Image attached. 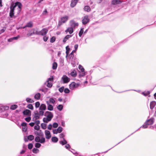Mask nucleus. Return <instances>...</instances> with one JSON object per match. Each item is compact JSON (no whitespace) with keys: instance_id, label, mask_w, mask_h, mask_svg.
Wrapping results in <instances>:
<instances>
[{"instance_id":"nucleus-51","label":"nucleus","mask_w":156,"mask_h":156,"mask_svg":"<svg viewBox=\"0 0 156 156\" xmlns=\"http://www.w3.org/2000/svg\"><path fill=\"white\" fill-rule=\"evenodd\" d=\"M41 146V145L39 143H36L35 144V147L36 148H39Z\"/></svg>"},{"instance_id":"nucleus-64","label":"nucleus","mask_w":156,"mask_h":156,"mask_svg":"<svg viewBox=\"0 0 156 156\" xmlns=\"http://www.w3.org/2000/svg\"><path fill=\"white\" fill-rule=\"evenodd\" d=\"M48 39V38L47 37H46V36H44L43 37V40L44 41L46 42L47 41Z\"/></svg>"},{"instance_id":"nucleus-36","label":"nucleus","mask_w":156,"mask_h":156,"mask_svg":"<svg viewBox=\"0 0 156 156\" xmlns=\"http://www.w3.org/2000/svg\"><path fill=\"white\" fill-rule=\"evenodd\" d=\"M148 125L147 124V123H146V122H145L144 124L141 126L140 128L142 127L144 129L147 128Z\"/></svg>"},{"instance_id":"nucleus-8","label":"nucleus","mask_w":156,"mask_h":156,"mask_svg":"<svg viewBox=\"0 0 156 156\" xmlns=\"http://www.w3.org/2000/svg\"><path fill=\"white\" fill-rule=\"evenodd\" d=\"M44 115L46 116L49 120H51L52 118L53 117V115L52 113L49 111H46Z\"/></svg>"},{"instance_id":"nucleus-39","label":"nucleus","mask_w":156,"mask_h":156,"mask_svg":"<svg viewBox=\"0 0 156 156\" xmlns=\"http://www.w3.org/2000/svg\"><path fill=\"white\" fill-rule=\"evenodd\" d=\"M83 28H81L80 29V31L79 33V36L80 37H81L82 35L83 34Z\"/></svg>"},{"instance_id":"nucleus-20","label":"nucleus","mask_w":156,"mask_h":156,"mask_svg":"<svg viewBox=\"0 0 156 156\" xmlns=\"http://www.w3.org/2000/svg\"><path fill=\"white\" fill-rule=\"evenodd\" d=\"M65 31L66 32H69V34H71L73 32V28L71 27H68Z\"/></svg>"},{"instance_id":"nucleus-14","label":"nucleus","mask_w":156,"mask_h":156,"mask_svg":"<svg viewBox=\"0 0 156 156\" xmlns=\"http://www.w3.org/2000/svg\"><path fill=\"white\" fill-rule=\"evenodd\" d=\"M23 113L24 115H27L29 116H30L31 115V111L28 109L25 110L23 112Z\"/></svg>"},{"instance_id":"nucleus-41","label":"nucleus","mask_w":156,"mask_h":156,"mask_svg":"<svg viewBox=\"0 0 156 156\" xmlns=\"http://www.w3.org/2000/svg\"><path fill=\"white\" fill-rule=\"evenodd\" d=\"M27 107L28 108L31 109V110H33V108H34L33 105L31 104H28L27 106Z\"/></svg>"},{"instance_id":"nucleus-46","label":"nucleus","mask_w":156,"mask_h":156,"mask_svg":"<svg viewBox=\"0 0 156 156\" xmlns=\"http://www.w3.org/2000/svg\"><path fill=\"white\" fill-rule=\"evenodd\" d=\"M79 68L81 70V72H84V69L83 68V66H82L80 65L79 66Z\"/></svg>"},{"instance_id":"nucleus-2","label":"nucleus","mask_w":156,"mask_h":156,"mask_svg":"<svg viewBox=\"0 0 156 156\" xmlns=\"http://www.w3.org/2000/svg\"><path fill=\"white\" fill-rule=\"evenodd\" d=\"M35 134L37 136L35 137V140L36 142H39L41 144H44L45 142V138L42 136L43 134H41L37 131L35 132Z\"/></svg>"},{"instance_id":"nucleus-49","label":"nucleus","mask_w":156,"mask_h":156,"mask_svg":"<svg viewBox=\"0 0 156 156\" xmlns=\"http://www.w3.org/2000/svg\"><path fill=\"white\" fill-rule=\"evenodd\" d=\"M74 57V55L73 54L70 53L68 56L69 58L71 59H72Z\"/></svg>"},{"instance_id":"nucleus-54","label":"nucleus","mask_w":156,"mask_h":156,"mask_svg":"<svg viewBox=\"0 0 156 156\" xmlns=\"http://www.w3.org/2000/svg\"><path fill=\"white\" fill-rule=\"evenodd\" d=\"M58 124L56 122H55L53 124V126L54 128H56L58 127Z\"/></svg>"},{"instance_id":"nucleus-18","label":"nucleus","mask_w":156,"mask_h":156,"mask_svg":"<svg viewBox=\"0 0 156 156\" xmlns=\"http://www.w3.org/2000/svg\"><path fill=\"white\" fill-rule=\"evenodd\" d=\"M153 118H151L147 120L146 122V123H147L148 125H151L153 124L154 123V120Z\"/></svg>"},{"instance_id":"nucleus-61","label":"nucleus","mask_w":156,"mask_h":156,"mask_svg":"<svg viewBox=\"0 0 156 156\" xmlns=\"http://www.w3.org/2000/svg\"><path fill=\"white\" fill-rule=\"evenodd\" d=\"M27 126H24V127H23V132H25L27 131Z\"/></svg>"},{"instance_id":"nucleus-16","label":"nucleus","mask_w":156,"mask_h":156,"mask_svg":"<svg viewBox=\"0 0 156 156\" xmlns=\"http://www.w3.org/2000/svg\"><path fill=\"white\" fill-rule=\"evenodd\" d=\"M46 109V105L45 104H42L39 107L40 111H43L45 110Z\"/></svg>"},{"instance_id":"nucleus-60","label":"nucleus","mask_w":156,"mask_h":156,"mask_svg":"<svg viewBox=\"0 0 156 156\" xmlns=\"http://www.w3.org/2000/svg\"><path fill=\"white\" fill-rule=\"evenodd\" d=\"M48 13L47 11V9H45L44 11H43V12H42V14L44 15H46Z\"/></svg>"},{"instance_id":"nucleus-33","label":"nucleus","mask_w":156,"mask_h":156,"mask_svg":"<svg viewBox=\"0 0 156 156\" xmlns=\"http://www.w3.org/2000/svg\"><path fill=\"white\" fill-rule=\"evenodd\" d=\"M46 83H47V86L48 87H51L52 86V83L51 82H46V81L45 84Z\"/></svg>"},{"instance_id":"nucleus-52","label":"nucleus","mask_w":156,"mask_h":156,"mask_svg":"<svg viewBox=\"0 0 156 156\" xmlns=\"http://www.w3.org/2000/svg\"><path fill=\"white\" fill-rule=\"evenodd\" d=\"M33 147V145L32 144L30 143L28 145V148L29 149H31Z\"/></svg>"},{"instance_id":"nucleus-43","label":"nucleus","mask_w":156,"mask_h":156,"mask_svg":"<svg viewBox=\"0 0 156 156\" xmlns=\"http://www.w3.org/2000/svg\"><path fill=\"white\" fill-rule=\"evenodd\" d=\"M40 103L39 101H37L35 103V107L36 108H37L40 106Z\"/></svg>"},{"instance_id":"nucleus-42","label":"nucleus","mask_w":156,"mask_h":156,"mask_svg":"<svg viewBox=\"0 0 156 156\" xmlns=\"http://www.w3.org/2000/svg\"><path fill=\"white\" fill-rule=\"evenodd\" d=\"M39 151V150L36 148H34L32 150V151L34 153H37Z\"/></svg>"},{"instance_id":"nucleus-53","label":"nucleus","mask_w":156,"mask_h":156,"mask_svg":"<svg viewBox=\"0 0 156 156\" xmlns=\"http://www.w3.org/2000/svg\"><path fill=\"white\" fill-rule=\"evenodd\" d=\"M64 89V87H62L59 89L58 90L60 92L62 93L63 92Z\"/></svg>"},{"instance_id":"nucleus-38","label":"nucleus","mask_w":156,"mask_h":156,"mask_svg":"<svg viewBox=\"0 0 156 156\" xmlns=\"http://www.w3.org/2000/svg\"><path fill=\"white\" fill-rule=\"evenodd\" d=\"M150 92L149 91H147L146 92H143L142 94L145 96H147L149 94Z\"/></svg>"},{"instance_id":"nucleus-13","label":"nucleus","mask_w":156,"mask_h":156,"mask_svg":"<svg viewBox=\"0 0 156 156\" xmlns=\"http://www.w3.org/2000/svg\"><path fill=\"white\" fill-rule=\"evenodd\" d=\"M46 103L47 105V109L51 111L53 110L54 108L52 105L50 104L48 101H46Z\"/></svg>"},{"instance_id":"nucleus-50","label":"nucleus","mask_w":156,"mask_h":156,"mask_svg":"<svg viewBox=\"0 0 156 156\" xmlns=\"http://www.w3.org/2000/svg\"><path fill=\"white\" fill-rule=\"evenodd\" d=\"M31 119V118L30 117H29L25 119V121L27 122H29L30 121Z\"/></svg>"},{"instance_id":"nucleus-31","label":"nucleus","mask_w":156,"mask_h":156,"mask_svg":"<svg viewBox=\"0 0 156 156\" xmlns=\"http://www.w3.org/2000/svg\"><path fill=\"white\" fill-rule=\"evenodd\" d=\"M84 9L85 11L88 12L90 11V7L88 6H86L84 8Z\"/></svg>"},{"instance_id":"nucleus-12","label":"nucleus","mask_w":156,"mask_h":156,"mask_svg":"<svg viewBox=\"0 0 156 156\" xmlns=\"http://www.w3.org/2000/svg\"><path fill=\"white\" fill-rule=\"evenodd\" d=\"M45 138L46 139H49L51 137V135L50 132L48 130L45 131Z\"/></svg>"},{"instance_id":"nucleus-5","label":"nucleus","mask_w":156,"mask_h":156,"mask_svg":"<svg viewBox=\"0 0 156 156\" xmlns=\"http://www.w3.org/2000/svg\"><path fill=\"white\" fill-rule=\"evenodd\" d=\"M61 80L62 81L63 83H67L69 82L70 79L66 75H64L62 77Z\"/></svg>"},{"instance_id":"nucleus-15","label":"nucleus","mask_w":156,"mask_h":156,"mask_svg":"<svg viewBox=\"0 0 156 156\" xmlns=\"http://www.w3.org/2000/svg\"><path fill=\"white\" fill-rule=\"evenodd\" d=\"M79 0H72L70 4V6L73 8L76 5L78 2Z\"/></svg>"},{"instance_id":"nucleus-17","label":"nucleus","mask_w":156,"mask_h":156,"mask_svg":"<svg viewBox=\"0 0 156 156\" xmlns=\"http://www.w3.org/2000/svg\"><path fill=\"white\" fill-rule=\"evenodd\" d=\"M9 107L7 106H1L0 107V112H2L8 109Z\"/></svg>"},{"instance_id":"nucleus-45","label":"nucleus","mask_w":156,"mask_h":156,"mask_svg":"<svg viewBox=\"0 0 156 156\" xmlns=\"http://www.w3.org/2000/svg\"><path fill=\"white\" fill-rule=\"evenodd\" d=\"M68 46H67L66 47V57H67L69 55V48H68Z\"/></svg>"},{"instance_id":"nucleus-6","label":"nucleus","mask_w":156,"mask_h":156,"mask_svg":"<svg viewBox=\"0 0 156 156\" xmlns=\"http://www.w3.org/2000/svg\"><path fill=\"white\" fill-rule=\"evenodd\" d=\"M80 85L79 83H76L75 82H72L69 85V88L70 89L73 90L78 87L80 86Z\"/></svg>"},{"instance_id":"nucleus-63","label":"nucleus","mask_w":156,"mask_h":156,"mask_svg":"<svg viewBox=\"0 0 156 156\" xmlns=\"http://www.w3.org/2000/svg\"><path fill=\"white\" fill-rule=\"evenodd\" d=\"M27 123L26 122H22L21 124V125L23 126V127H24V126H27Z\"/></svg>"},{"instance_id":"nucleus-40","label":"nucleus","mask_w":156,"mask_h":156,"mask_svg":"<svg viewBox=\"0 0 156 156\" xmlns=\"http://www.w3.org/2000/svg\"><path fill=\"white\" fill-rule=\"evenodd\" d=\"M56 129L58 133H60L62 131V128L61 127H59Z\"/></svg>"},{"instance_id":"nucleus-34","label":"nucleus","mask_w":156,"mask_h":156,"mask_svg":"<svg viewBox=\"0 0 156 156\" xmlns=\"http://www.w3.org/2000/svg\"><path fill=\"white\" fill-rule=\"evenodd\" d=\"M57 64L55 62H54L53 64L52 69H56L57 68Z\"/></svg>"},{"instance_id":"nucleus-56","label":"nucleus","mask_w":156,"mask_h":156,"mask_svg":"<svg viewBox=\"0 0 156 156\" xmlns=\"http://www.w3.org/2000/svg\"><path fill=\"white\" fill-rule=\"evenodd\" d=\"M41 126L44 129H45L46 128V125L44 123H41Z\"/></svg>"},{"instance_id":"nucleus-11","label":"nucleus","mask_w":156,"mask_h":156,"mask_svg":"<svg viewBox=\"0 0 156 156\" xmlns=\"http://www.w3.org/2000/svg\"><path fill=\"white\" fill-rule=\"evenodd\" d=\"M34 137L33 135H30L27 136V138L25 137L24 140L25 142H27L28 140L32 141L34 139Z\"/></svg>"},{"instance_id":"nucleus-24","label":"nucleus","mask_w":156,"mask_h":156,"mask_svg":"<svg viewBox=\"0 0 156 156\" xmlns=\"http://www.w3.org/2000/svg\"><path fill=\"white\" fill-rule=\"evenodd\" d=\"M20 37V36L18 35L16 37H14L12 38H11L8 39V41L9 42H11L13 40H17L18 38Z\"/></svg>"},{"instance_id":"nucleus-22","label":"nucleus","mask_w":156,"mask_h":156,"mask_svg":"<svg viewBox=\"0 0 156 156\" xmlns=\"http://www.w3.org/2000/svg\"><path fill=\"white\" fill-rule=\"evenodd\" d=\"M59 143L62 145H64L65 144H66L67 142L65 139H61L59 142Z\"/></svg>"},{"instance_id":"nucleus-37","label":"nucleus","mask_w":156,"mask_h":156,"mask_svg":"<svg viewBox=\"0 0 156 156\" xmlns=\"http://www.w3.org/2000/svg\"><path fill=\"white\" fill-rule=\"evenodd\" d=\"M17 107V105H12L11 106L10 108L12 110H14Z\"/></svg>"},{"instance_id":"nucleus-23","label":"nucleus","mask_w":156,"mask_h":156,"mask_svg":"<svg viewBox=\"0 0 156 156\" xmlns=\"http://www.w3.org/2000/svg\"><path fill=\"white\" fill-rule=\"evenodd\" d=\"M33 26V23L32 21H30L28 22L26 25L23 27V28H25L26 27H31Z\"/></svg>"},{"instance_id":"nucleus-4","label":"nucleus","mask_w":156,"mask_h":156,"mask_svg":"<svg viewBox=\"0 0 156 156\" xmlns=\"http://www.w3.org/2000/svg\"><path fill=\"white\" fill-rule=\"evenodd\" d=\"M68 16H65L61 18V20L58 22V24L57 27H60L62 24L65 23L68 19Z\"/></svg>"},{"instance_id":"nucleus-44","label":"nucleus","mask_w":156,"mask_h":156,"mask_svg":"<svg viewBox=\"0 0 156 156\" xmlns=\"http://www.w3.org/2000/svg\"><path fill=\"white\" fill-rule=\"evenodd\" d=\"M53 80V76H51V77L48 78L47 81L46 82H52Z\"/></svg>"},{"instance_id":"nucleus-58","label":"nucleus","mask_w":156,"mask_h":156,"mask_svg":"<svg viewBox=\"0 0 156 156\" xmlns=\"http://www.w3.org/2000/svg\"><path fill=\"white\" fill-rule=\"evenodd\" d=\"M72 35H67L65 37V38L68 40L69 38L71 37L72 36Z\"/></svg>"},{"instance_id":"nucleus-19","label":"nucleus","mask_w":156,"mask_h":156,"mask_svg":"<svg viewBox=\"0 0 156 156\" xmlns=\"http://www.w3.org/2000/svg\"><path fill=\"white\" fill-rule=\"evenodd\" d=\"M156 105V102L155 101H152L150 103V108L151 109H153L155 106Z\"/></svg>"},{"instance_id":"nucleus-55","label":"nucleus","mask_w":156,"mask_h":156,"mask_svg":"<svg viewBox=\"0 0 156 156\" xmlns=\"http://www.w3.org/2000/svg\"><path fill=\"white\" fill-rule=\"evenodd\" d=\"M34 128L36 130H39L40 129V126L39 125H36L34 126Z\"/></svg>"},{"instance_id":"nucleus-25","label":"nucleus","mask_w":156,"mask_h":156,"mask_svg":"<svg viewBox=\"0 0 156 156\" xmlns=\"http://www.w3.org/2000/svg\"><path fill=\"white\" fill-rule=\"evenodd\" d=\"M121 2L119 0H113L112 1V4L113 5H115L119 4Z\"/></svg>"},{"instance_id":"nucleus-62","label":"nucleus","mask_w":156,"mask_h":156,"mask_svg":"<svg viewBox=\"0 0 156 156\" xmlns=\"http://www.w3.org/2000/svg\"><path fill=\"white\" fill-rule=\"evenodd\" d=\"M65 147L67 149H69L70 148V146L69 144H66Z\"/></svg>"},{"instance_id":"nucleus-21","label":"nucleus","mask_w":156,"mask_h":156,"mask_svg":"<svg viewBox=\"0 0 156 156\" xmlns=\"http://www.w3.org/2000/svg\"><path fill=\"white\" fill-rule=\"evenodd\" d=\"M56 100V99L55 98H51L49 99L48 101H49L50 104L51 103L52 104H54Z\"/></svg>"},{"instance_id":"nucleus-30","label":"nucleus","mask_w":156,"mask_h":156,"mask_svg":"<svg viewBox=\"0 0 156 156\" xmlns=\"http://www.w3.org/2000/svg\"><path fill=\"white\" fill-rule=\"evenodd\" d=\"M26 101L27 102L30 103H33L34 102V101L33 100L29 98H27L26 99Z\"/></svg>"},{"instance_id":"nucleus-48","label":"nucleus","mask_w":156,"mask_h":156,"mask_svg":"<svg viewBox=\"0 0 156 156\" xmlns=\"http://www.w3.org/2000/svg\"><path fill=\"white\" fill-rule=\"evenodd\" d=\"M55 40V37H52L50 39V42L51 43L54 42Z\"/></svg>"},{"instance_id":"nucleus-35","label":"nucleus","mask_w":156,"mask_h":156,"mask_svg":"<svg viewBox=\"0 0 156 156\" xmlns=\"http://www.w3.org/2000/svg\"><path fill=\"white\" fill-rule=\"evenodd\" d=\"M51 120H49V119H48V118H44L43 119V121L44 122L47 123L49 121H50Z\"/></svg>"},{"instance_id":"nucleus-7","label":"nucleus","mask_w":156,"mask_h":156,"mask_svg":"<svg viewBox=\"0 0 156 156\" xmlns=\"http://www.w3.org/2000/svg\"><path fill=\"white\" fill-rule=\"evenodd\" d=\"M48 30L47 28L43 29L41 31L36 33L38 35H45L48 32Z\"/></svg>"},{"instance_id":"nucleus-26","label":"nucleus","mask_w":156,"mask_h":156,"mask_svg":"<svg viewBox=\"0 0 156 156\" xmlns=\"http://www.w3.org/2000/svg\"><path fill=\"white\" fill-rule=\"evenodd\" d=\"M51 140L52 142L54 143H56L58 142V139L55 136L52 137L51 138Z\"/></svg>"},{"instance_id":"nucleus-57","label":"nucleus","mask_w":156,"mask_h":156,"mask_svg":"<svg viewBox=\"0 0 156 156\" xmlns=\"http://www.w3.org/2000/svg\"><path fill=\"white\" fill-rule=\"evenodd\" d=\"M64 92L66 93H69V90L67 88L64 90Z\"/></svg>"},{"instance_id":"nucleus-9","label":"nucleus","mask_w":156,"mask_h":156,"mask_svg":"<svg viewBox=\"0 0 156 156\" xmlns=\"http://www.w3.org/2000/svg\"><path fill=\"white\" fill-rule=\"evenodd\" d=\"M70 24L71 27L72 28H75L77 27L78 26V23L75 22L74 20H72L70 21Z\"/></svg>"},{"instance_id":"nucleus-28","label":"nucleus","mask_w":156,"mask_h":156,"mask_svg":"<svg viewBox=\"0 0 156 156\" xmlns=\"http://www.w3.org/2000/svg\"><path fill=\"white\" fill-rule=\"evenodd\" d=\"M41 97V94L39 93L36 94L34 96V98L37 100L40 99Z\"/></svg>"},{"instance_id":"nucleus-29","label":"nucleus","mask_w":156,"mask_h":156,"mask_svg":"<svg viewBox=\"0 0 156 156\" xmlns=\"http://www.w3.org/2000/svg\"><path fill=\"white\" fill-rule=\"evenodd\" d=\"M70 74L73 77L76 76V71L75 70H73L72 72H71Z\"/></svg>"},{"instance_id":"nucleus-32","label":"nucleus","mask_w":156,"mask_h":156,"mask_svg":"<svg viewBox=\"0 0 156 156\" xmlns=\"http://www.w3.org/2000/svg\"><path fill=\"white\" fill-rule=\"evenodd\" d=\"M57 108L60 111H61L63 108V106L62 105H59L57 107Z\"/></svg>"},{"instance_id":"nucleus-10","label":"nucleus","mask_w":156,"mask_h":156,"mask_svg":"<svg viewBox=\"0 0 156 156\" xmlns=\"http://www.w3.org/2000/svg\"><path fill=\"white\" fill-rule=\"evenodd\" d=\"M90 19L88 16H84L82 20L83 24L85 25L89 21Z\"/></svg>"},{"instance_id":"nucleus-27","label":"nucleus","mask_w":156,"mask_h":156,"mask_svg":"<svg viewBox=\"0 0 156 156\" xmlns=\"http://www.w3.org/2000/svg\"><path fill=\"white\" fill-rule=\"evenodd\" d=\"M65 136V133H60L59 135V137L60 139V140L61 139H64V137Z\"/></svg>"},{"instance_id":"nucleus-1","label":"nucleus","mask_w":156,"mask_h":156,"mask_svg":"<svg viewBox=\"0 0 156 156\" xmlns=\"http://www.w3.org/2000/svg\"><path fill=\"white\" fill-rule=\"evenodd\" d=\"M22 6L21 4L19 2H17L15 4H13L10 7V11L9 12V16L11 18L14 17V11L17 8L18 11V14L19 13L21 10Z\"/></svg>"},{"instance_id":"nucleus-59","label":"nucleus","mask_w":156,"mask_h":156,"mask_svg":"<svg viewBox=\"0 0 156 156\" xmlns=\"http://www.w3.org/2000/svg\"><path fill=\"white\" fill-rule=\"evenodd\" d=\"M34 34H35V33L34 32H33V33L29 32V33H28L27 35L28 36H31L32 35Z\"/></svg>"},{"instance_id":"nucleus-47","label":"nucleus","mask_w":156,"mask_h":156,"mask_svg":"<svg viewBox=\"0 0 156 156\" xmlns=\"http://www.w3.org/2000/svg\"><path fill=\"white\" fill-rule=\"evenodd\" d=\"M37 120V119H36L35 121H33L34 122V124H35L36 125H39L40 123V122L39 120Z\"/></svg>"},{"instance_id":"nucleus-3","label":"nucleus","mask_w":156,"mask_h":156,"mask_svg":"<svg viewBox=\"0 0 156 156\" xmlns=\"http://www.w3.org/2000/svg\"><path fill=\"white\" fill-rule=\"evenodd\" d=\"M44 112L43 111H40L39 112L36 111L34 112V116L33 118V121H35L36 119H38L40 118V116H43Z\"/></svg>"}]
</instances>
